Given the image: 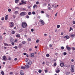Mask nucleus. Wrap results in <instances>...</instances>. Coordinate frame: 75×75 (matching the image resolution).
<instances>
[{
    "label": "nucleus",
    "mask_w": 75,
    "mask_h": 75,
    "mask_svg": "<svg viewBox=\"0 0 75 75\" xmlns=\"http://www.w3.org/2000/svg\"><path fill=\"white\" fill-rule=\"evenodd\" d=\"M27 26V24L26 22H23L22 23V26L23 28H25Z\"/></svg>",
    "instance_id": "obj_1"
},
{
    "label": "nucleus",
    "mask_w": 75,
    "mask_h": 75,
    "mask_svg": "<svg viewBox=\"0 0 75 75\" xmlns=\"http://www.w3.org/2000/svg\"><path fill=\"white\" fill-rule=\"evenodd\" d=\"M27 13L25 12H21L20 14V16H24V15H26Z\"/></svg>",
    "instance_id": "obj_2"
},
{
    "label": "nucleus",
    "mask_w": 75,
    "mask_h": 75,
    "mask_svg": "<svg viewBox=\"0 0 75 75\" xmlns=\"http://www.w3.org/2000/svg\"><path fill=\"white\" fill-rule=\"evenodd\" d=\"M3 59L4 61H7V57H6V56H4L3 57Z\"/></svg>",
    "instance_id": "obj_3"
},
{
    "label": "nucleus",
    "mask_w": 75,
    "mask_h": 75,
    "mask_svg": "<svg viewBox=\"0 0 75 75\" xmlns=\"http://www.w3.org/2000/svg\"><path fill=\"white\" fill-rule=\"evenodd\" d=\"M10 27H13V25H14V23L13 22H10Z\"/></svg>",
    "instance_id": "obj_4"
},
{
    "label": "nucleus",
    "mask_w": 75,
    "mask_h": 75,
    "mask_svg": "<svg viewBox=\"0 0 75 75\" xmlns=\"http://www.w3.org/2000/svg\"><path fill=\"white\" fill-rule=\"evenodd\" d=\"M66 47L68 51H70V50H71V47H69V46H68V45H67Z\"/></svg>",
    "instance_id": "obj_5"
},
{
    "label": "nucleus",
    "mask_w": 75,
    "mask_h": 75,
    "mask_svg": "<svg viewBox=\"0 0 75 75\" xmlns=\"http://www.w3.org/2000/svg\"><path fill=\"white\" fill-rule=\"evenodd\" d=\"M40 22L41 24H42V25H44V24H45V23H44V22L43 20H40Z\"/></svg>",
    "instance_id": "obj_6"
},
{
    "label": "nucleus",
    "mask_w": 75,
    "mask_h": 75,
    "mask_svg": "<svg viewBox=\"0 0 75 75\" xmlns=\"http://www.w3.org/2000/svg\"><path fill=\"white\" fill-rule=\"evenodd\" d=\"M20 74L21 75H24V72L23 70L20 71Z\"/></svg>",
    "instance_id": "obj_7"
},
{
    "label": "nucleus",
    "mask_w": 75,
    "mask_h": 75,
    "mask_svg": "<svg viewBox=\"0 0 75 75\" xmlns=\"http://www.w3.org/2000/svg\"><path fill=\"white\" fill-rule=\"evenodd\" d=\"M5 20H8V15H7L5 16Z\"/></svg>",
    "instance_id": "obj_8"
},
{
    "label": "nucleus",
    "mask_w": 75,
    "mask_h": 75,
    "mask_svg": "<svg viewBox=\"0 0 75 75\" xmlns=\"http://www.w3.org/2000/svg\"><path fill=\"white\" fill-rule=\"evenodd\" d=\"M25 68H26V69H28V68H29V67L28 65L27 64L25 66Z\"/></svg>",
    "instance_id": "obj_9"
},
{
    "label": "nucleus",
    "mask_w": 75,
    "mask_h": 75,
    "mask_svg": "<svg viewBox=\"0 0 75 75\" xmlns=\"http://www.w3.org/2000/svg\"><path fill=\"white\" fill-rule=\"evenodd\" d=\"M64 63H61L60 64V66L62 67H64Z\"/></svg>",
    "instance_id": "obj_10"
},
{
    "label": "nucleus",
    "mask_w": 75,
    "mask_h": 75,
    "mask_svg": "<svg viewBox=\"0 0 75 75\" xmlns=\"http://www.w3.org/2000/svg\"><path fill=\"white\" fill-rule=\"evenodd\" d=\"M64 38H66L67 39H69V36L68 35L66 36H65L64 37Z\"/></svg>",
    "instance_id": "obj_11"
},
{
    "label": "nucleus",
    "mask_w": 75,
    "mask_h": 75,
    "mask_svg": "<svg viewBox=\"0 0 75 75\" xmlns=\"http://www.w3.org/2000/svg\"><path fill=\"white\" fill-rule=\"evenodd\" d=\"M21 2H22V3H23V4H26V1H24V0H22L21 1Z\"/></svg>",
    "instance_id": "obj_12"
},
{
    "label": "nucleus",
    "mask_w": 75,
    "mask_h": 75,
    "mask_svg": "<svg viewBox=\"0 0 75 75\" xmlns=\"http://www.w3.org/2000/svg\"><path fill=\"white\" fill-rule=\"evenodd\" d=\"M10 40L11 42L13 41V40H14L13 39V38H10Z\"/></svg>",
    "instance_id": "obj_13"
},
{
    "label": "nucleus",
    "mask_w": 75,
    "mask_h": 75,
    "mask_svg": "<svg viewBox=\"0 0 75 75\" xmlns=\"http://www.w3.org/2000/svg\"><path fill=\"white\" fill-rule=\"evenodd\" d=\"M16 37H20V35L19 34H17L16 35Z\"/></svg>",
    "instance_id": "obj_14"
},
{
    "label": "nucleus",
    "mask_w": 75,
    "mask_h": 75,
    "mask_svg": "<svg viewBox=\"0 0 75 75\" xmlns=\"http://www.w3.org/2000/svg\"><path fill=\"white\" fill-rule=\"evenodd\" d=\"M28 65H31L32 64V62L31 61L29 62L28 63Z\"/></svg>",
    "instance_id": "obj_15"
},
{
    "label": "nucleus",
    "mask_w": 75,
    "mask_h": 75,
    "mask_svg": "<svg viewBox=\"0 0 75 75\" xmlns=\"http://www.w3.org/2000/svg\"><path fill=\"white\" fill-rule=\"evenodd\" d=\"M38 6H37V5H34L33 6V8H35L36 7V8L38 7Z\"/></svg>",
    "instance_id": "obj_16"
},
{
    "label": "nucleus",
    "mask_w": 75,
    "mask_h": 75,
    "mask_svg": "<svg viewBox=\"0 0 75 75\" xmlns=\"http://www.w3.org/2000/svg\"><path fill=\"white\" fill-rule=\"evenodd\" d=\"M56 73H59V72H60V70H59V69H57V70H56Z\"/></svg>",
    "instance_id": "obj_17"
},
{
    "label": "nucleus",
    "mask_w": 75,
    "mask_h": 75,
    "mask_svg": "<svg viewBox=\"0 0 75 75\" xmlns=\"http://www.w3.org/2000/svg\"><path fill=\"white\" fill-rule=\"evenodd\" d=\"M75 35L74 34H72L71 35V37L72 38H74L75 37Z\"/></svg>",
    "instance_id": "obj_18"
},
{
    "label": "nucleus",
    "mask_w": 75,
    "mask_h": 75,
    "mask_svg": "<svg viewBox=\"0 0 75 75\" xmlns=\"http://www.w3.org/2000/svg\"><path fill=\"white\" fill-rule=\"evenodd\" d=\"M31 57H34V54L33 53H32L31 54Z\"/></svg>",
    "instance_id": "obj_19"
},
{
    "label": "nucleus",
    "mask_w": 75,
    "mask_h": 75,
    "mask_svg": "<svg viewBox=\"0 0 75 75\" xmlns=\"http://www.w3.org/2000/svg\"><path fill=\"white\" fill-rule=\"evenodd\" d=\"M18 11H16L15 12L14 14H18Z\"/></svg>",
    "instance_id": "obj_20"
},
{
    "label": "nucleus",
    "mask_w": 75,
    "mask_h": 75,
    "mask_svg": "<svg viewBox=\"0 0 75 75\" xmlns=\"http://www.w3.org/2000/svg\"><path fill=\"white\" fill-rule=\"evenodd\" d=\"M56 65H57V63L56 62H55L53 65V66L54 67H56Z\"/></svg>",
    "instance_id": "obj_21"
},
{
    "label": "nucleus",
    "mask_w": 75,
    "mask_h": 75,
    "mask_svg": "<svg viewBox=\"0 0 75 75\" xmlns=\"http://www.w3.org/2000/svg\"><path fill=\"white\" fill-rule=\"evenodd\" d=\"M71 69H74V66L72 65L71 66Z\"/></svg>",
    "instance_id": "obj_22"
},
{
    "label": "nucleus",
    "mask_w": 75,
    "mask_h": 75,
    "mask_svg": "<svg viewBox=\"0 0 75 75\" xmlns=\"http://www.w3.org/2000/svg\"><path fill=\"white\" fill-rule=\"evenodd\" d=\"M1 74L3 75H4V71H1Z\"/></svg>",
    "instance_id": "obj_23"
},
{
    "label": "nucleus",
    "mask_w": 75,
    "mask_h": 75,
    "mask_svg": "<svg viewBox=\"0 0 75 75\" xmlns=\"http://www.w3.org/2000/svg\"><path fill=\"white\" fill-rule=\"evenodd\" d=\"M57 28H59V27H60V25H57Z\"/></svg>",
    "instance_id": "obj_24"
},
{
    "label": "nucleus",
    "mask_w": 75,
    "mask_h": 75,
    "mask_svg": "<svg viewBox=\"0 0 75 75\" xmlns=\"http://www.w3.org/2000/svg\"><path fill=\"white\" fill-rule=\"evenodd\" d=\"M28 41H31V39L30 38H28L27 39Z\"/></svg>",
    "instance_id": "obj_25"
},
{
    "label": "nucleus",
    "mask_w": 75,
    "mask_h": 75,
    "mask_svg": "<svg viewBox=\"0 0 75 75\" xmlns=\"http://www.w3.org/2000/svg\"><path fill=\"white\" fill-rule=\"evenodd\" d=\"M19 1V0H16L15 2L16 3H18Z\"/></svg>",
    "instance_id": "obj_26"
},
{
    "label": "nucleus",
    "mask_w": 75,
    "mask_h": 75,
    "mask_svg": "<svg viewBox=\"0 0 75 75\" xmlns=\"http://www.w3.org/2000/svg\"><path fill=\"white\" fill-rule=\"evenodd\" d=\"M21 69H25V67L24 66L21 67Z\"/></svg>",
    "instance_id": "obj_27"
},
{
    "label": "nucleus",
    "mask_w": 75,
    "mask_h": 75,
    "mask_svg": "<svg viewBox=\"0 0 75 75\" xmlns=\"http://www.w3.org/2000/svg\"><path fill=\"white\" fill-rule=\"evenodd\" d=\"M12 34H15V32L14 31H12Z\"/></svg>",
    "instance_id": "obj_28"
},
{
    "label": "nucleus",
    "mask_w": 75,
    "mask_h": 75,
    "mask_svg": "<svg viewBox=\"0 0 75 75\" xmlns=\"http://www.w3.org/2000/svg\"><path fill=\"white\" fill-rule=\"evenodd\" d=\"M22 44H25V41H23L22 42Z\"/></svg>",
    "instance_id": "obj_29"
},
{
    "label": "nucleus",
    "mask_w": 75,
    "mask_h": 75,
    "mask_svg": "<svg viewBox=\"0 0 75 75\" xmlns=\"http://www.w3.org/2000/svg\"><path fill=\"white\" fill-rule=\"evenodd\" d=\"M36 42H40V40H37L36 41Z\"/></svg>",
    "instance_id": "obj_30"
},
{
    "label": "nucleus",
    "mask_w": 75,
    "mask_h": 75,
    "mask_svg": "<svg viewBox=\"0 0 75 75\" xmlns=\"http://www.w3.org/2000/svg\"><path fill=\"white\" fill-rule=\"evenodd\" d=\"M8 11H9V12H10V11H11V9H9L8 10Z\"/></svg>",
    "instance_id": "obj_31"
},
{
    "label": "nucleus",
    "mask_w": 75,
    "mask_h": 75,
    "mask_svg": "<svg viewBox=\"0 0 75 75\" xmlns=\"http://www.w3.org/2000/svg\"><path fill=\"white\" fill-rule=\"evenodd\" d=\"M63 54L64 55H67V53L66 52H64Z\"/></svg>",
    "instance_id": "obj_32"
},
{
    "label": "nucleus",
    "mask_w": 75,
    "mask_h": 75,
    "mask_svg": "<svg viewBox=\"0 0 75 75\" xmlns=\"http://www.w3.org/2000/svg\"><path fill=\"white\" fill-rule=\"evenodd\" d=\"M21 45V44H20L18 45H19V47H21V45Z\"/></svg>",
    "instance_id": "obj_33"
},
{
    "label": "nucleus",
    "mask_w": 75,
    "mask_h": 75,
    "mask_svg": "<svg viewBox=\"0 0 75 75\" xmlns=\"http://www.w3.org/2000/svg\"><path fill=\"white\" fill-rule=\"evenodd\" d=\"M71 72H74V69H71Z\"/></svg>",
    "instance_id": "obj_34"
},
{
    "label": "nucleus",
    "mask_w": 75,
    "mask_h": 75,
    "mask_svg": "<svg viewBox=\"0 0 75 75\" xmlns=\"http://www.w3.org/2000/svg\"><path fill=\"white\" fill-rule=\"evenodd\" d=\"M49 56H50V54H46V57H48Z\"/></svg>",
    "instance_id": "obj_35"
},
{
    "label": "nucleus",
    "mask_w": 75,
    "mask_h": 75,
    "mask_svg": "<svg viewBox=\"0 0 75 75\" xmlns=\"http://www.w3.org/2000/svg\"><path fill=\"white\" fill-rule=\"evenodd\" d=\"M41 72H42L41 70H40L38 71V72H39V73H41Z\"/></svg>",
    "instance_id": "obj_36"
},
{
    "label": "nucleus",
    "mask_w": 75,
    "mask_h": 75,
    "mask_svg": "<svg viewBox=\"0 0 75 75\" xmlns=\"http://www.w3.org/2000/svg\"><path fill=\"white\" fill-rule=\"evenodd\" d=\"M4 45H5V46H6V45L7 46H8V45L6 43H4Z\"/></svg>",
    "instance_id": "obj_37"
},
{
    "label": "nucleus",
    "mask_w": 75,
    "mask_h": 75,
    "mask_svg": "<svg viewBox=\"0 0 75 75\" xmlns=\"http://www.w3.org/2000/svg\"><path fill=\"white\" fill-rule=\"evenodd\" d=\"M61 48L62 49V50H64V47H63V46H62L61 47Z\"/></svg>",
    "instance_id": "obj_38"
},
{
    "label": "nucleus",
    "mask_w": 75,
    "mask_h": 75,
    "mask_svg": "<svg viewBox=\"0 0 75 75\" xmlns=\"http://www.w3.org/2000/svg\"><path fill=\"white\" fill-rule=\"evenodd\" d=\"M1 20H2V21H3L4 20V17H2L1 18Z\"/></svg>",
    "instance_id": "obj_39"
},
{
    "label": "nucleus",
    "mask_w": 75,
    "mask_h": 75,
    "mask_svg": "<svg viewBox=\"0 0 75 75\" xmlns=\"http://www.w3.org/2000/svg\"><path fill=\"white\" fill-rule=\"evenodd\" d=\"M28 14L29 15H31V13L30 12H29L28 13Z\"/></svg>",
    "instance_id": "obj_40"
},
{
    "label": "nucleus",
    "mask_w": 75,
    "mask_h": 75,
    "mask_svg": "<svg viewBox=\"0 0 75 75\" xmlns=\"http://www.w3.org/2000/svg\"><path fill=\"white\" fill-rule=\"evenodd\" d=\"M32 14H33V15H34V14H35V11H33L32 12Z\"/></svg>",
    "instance_id": "obj_41"
},
{
    "label": "nucleus",
    "mask_w": 75,
    "mask_h": 75,
    "mask_svg": "<svg viewBox=\"0 0 75 75\" xmlns=\"http://www.w3.org/2000/svg\"><path fill=\"white\" fill-rule=\"evenodd\" d=\"M25 61H26V62H28V59H26Z\"/></svg>",
    "instance_id": "obj_42"
},
{
    "label": "nucleus",
    "mask_w": 75,
    "mask_h": 75,
    "mask_svg": "<svg viewBox=\"0 0 75 75\" xmlns=\"http://www.w3.org/2000/svg\"><path fill=\"white\" fill-rule=\"evenodd\" d=\"M11 44H12V45H14V42H12L11 43Z\"/></svg>",
    "instance_id": "obj_43"
},
{
    "label": "nucleus",
    "mask_w": 75,
    "mask_h": 75,
    "mask_svg": "<svg viewBox=\"0 0 75 75\" xmlns=\"http://www.w3.org/2000/svg\"><path fill=\"white\" fill-rule=\"evenodd\" d=\"M43 4L44 6H47V4Z\"/></svg>",
    "instance_id": "obj_44"
},
{
    "label": "nucleus",
    "mask_w": 75,
    "mask_h": 75,
    "mask_svg": "<svg viewBox=\"0 0 75 75\" xmlns=\"http://www.w3.org/2000/svg\"><path fill=\"white\" fill-rule=\"evenodd\" d=\"M72 50H74H74H75V48L74 47H72Z\"/></svg>",
    "instance_id": "obj_45"
},
{
    "label": "nucleus",
    "mask_w": 75,
    "mask_h": 75,
    "mask_svg": "<svg viewBox=\"0 0 75 75\" xmlns=\"http://www.w3.org/2000/svg\"><path fill=\"white\" fill-rule=\"evenodd\" d=\"M36 4H39V2L38 1H37L36 2Z\"/></svg>",
    "instance_id": "obj_46"
},
{
    "label": "nucleus",
    "mask_w": 75,
    "mask_h": 75,
    "mask_svg": "<svg viewBox=\"0 0 75 75\" xmlns=\"http://www.w3.org/2000/svg\"><path fill=\"white\" fill-rule=\"evenodd\" d=\"M46 17H49L50 16H49V15H47V14H46Z\"/></svg>",
    "instance_id": "obj_47"
},
{
    "label": "nucleus",
    "mask_w": 75,
    "mask_h": 75,
    "mask_svg": "<svg viewBox=\"0 0 75 75\" xmlns=\"http://www.w3.org/2000/svg\"><path fill=\"white\" fill-rule=\"evenodd\" d=\"M45 73H47V72H48V71H47V70H45Z\"/></svg>",
    "instance_id": "obj_48"
},
{
    "label": "nucleus",
    "mask_w": 75,
    "mask_h": 75,
    "mask_svg": "<svg viewBox=\"0 0 75 75\" xmlns=\"http://www.w3.org/2000/svg\"><path fill=\"white\" fill-rule=\"evenodd\" d=\"M69 73L70 72H69L68 73V72H67L66 73V75H68V74H69Z\"/></svg>",
    "instance_id": "obj_49"
},
{
    "label": "nucleus",
    "mask_w": 75,
    "mask_h": 75,
    "mask_svg": "<svg viewBox=\"0 0 75 75\" xmlns=\"http://www.w3.org/2000/svg\"><path fill=\"white\" fill-rule=\"evenodd\" d=\"M13 48H15V49H17V47L15 46V47H13Z\"/></svg>",
    "instance_id": "obj_50"
},
{
    "label": "nucleus",
    "mask_w": 75,
    "mask_h": 75,
    "mask_svg": "<svg viewBox=\"0 0 75 75\" xmlns=\"http://www.w3.org/2000/svg\"><path fill=\"white\" fill-rule=\"evenodd\" d=\"M15 42H17V39H15L14 41Z\"/></svg>",
    "instance_id": "obj_51"
},
{
    "label": "nucleus",
    "mask_w": 75,
    "mask_h": 75,
    "mask_svg": "<svg viewBox=\"0 0 75 75\" xmlns=\"http://www.w3.org/2000/svg\"><path fill=\"white\" fill-rule=\"evenodd\" d=\"M31 31L32 32H33V31H34V29H32Z\"/></svg>",
    "instance_id": "obj_52"
},
{
    "label": "nucleus",
    "mask_w": 75,
    "mask_h": 75,
    "mask_svg": "<svg viewBox=\"0 0 75 75\" xmlns=\"http://www.w3.org/2000/svg\"><path fill=\"white\" fill-rule=\"evenodd\" d=\"M44 36H45V37H47V34H44Z\"/></svg>",
    "instance_id": "obj_53"
},
{
    "label": "nucleus",
    "mask_w": 75,
    "mask_h": 75,
    "mask_svg": "<svg viewBox=\"0 0 75 75\" xmlns=\"http://www.w3.org/2000/svg\"><path fill=\"white\" fill-rule=\"evenodd\" d=\"M19 5H21V4H23V3L22 2V3H19Z\"/></svg>",
    "instance_id": "obj_54"
},
{
    "label": "nucleus",
    "mask_w": 75,
    "mask_h": 75,
    "mask_svg": "<svg viewBox=\"0 0 75 75\" xmlns=\"http://www.w3.org/2000/svg\"><path fill=\"white\" fill-rule=\"evenodd\" d=\"M29 16H28V15L27 16H26L27 18H29Z\"/></svg>",
    "instance_id": "obj_55"
},
{
    "label": "nucleus",
    "mask_w": 75,
    "mask_h": 75,
    "mask_svg": "<svg viewBox=\"0 0 75 75\" xmlns=\"http://www.w3.org/2000/svg\"><path fill=\"white\" fill-rule=\"evenodd\" d=\"M22 10L23 11H24V10H26V9L25 8H23Z\"/></svg>",
    "instance_id": "obj_56"
},
{
    "label": "nucleus",
    "mask_w": 75,
    "mask_h": 75,
    "mask_svg": "<svg viewBox=\"0 0 75 75\" xmlns=\"http://www.w3.org/2000/svg\"><path fill=\"white\" fill-rule=\"evenodd\" d=\"M49 47H52V45L50 44L49 45Z\"/></svg>",
    "instance_id": "obj_57"
},
{
    "label": "nucleus",
    "mask_w": 75,
    "mask_h": 75,
    "mask_svg": "<svg viewBox=\"0 0 75 75\" xmlns=\"http://www.w3.org/2000/svg\"><path fill=\"white\" fill-rule=\"evenodd\" d=\"M6 64V63H5V62H3V64L4 65V64Z\"/></svg>",
    "instance_id": "obj_58"
},
{
    "label": "nucleus",
    "mask_w": 75,
    "mask_h": 75,
    "mask_svg": "<svg viewBox=\"0 0 75 75\" xmlns=\"http://www.w3.org/2000/svg\"><path fill=\"white\" fill-rule=\"evenodd\" d=\"M42 13H44V11H41Z\"/></svg>",
    "instance_id": "obj_59"
},
{
    "label": "nucleus",
    "mask_w": 75,
    "mask_h": 75,
    "mask_svg": "<svg viewBox=\"0 0 75 75\" xmlns=\"http://www.w3.org/2000/svg\"><path fill=\"white\" fill-rule=\"evenodd\" d=\"M26 53H23V55H26Z\"/></svg>",
    "instance_id": "obj_60"
},
{
    "label": "nucleus",
    "mask_w": 75,
    "mask_h": 75,
    "mask_svg": "<svg viewBox=\"0 0 75 75\" xmlns=\"http://www.w3.org/2000/svg\"><path fill=\"white\" fill-rule=\"evenodd\" d=\"M71 62H74V60L73 59H71Z\"/></svg>",
    "instance_id": "obj_61"
},
{
    "label": "nucleus",
    "mask_w": 75,
    "mask_h": 75,
    "mask_svg": "<svg viewBox=\"0 0 75 75\" xmlns=\"http://www.w3.org/2000/svg\"><path fill=\"white\" fill-rule=\"evenodd\" d=\"M57 13L55 15V17H56V16H57Z\"/></svg>",
    "instance_id": "obj_62"
},
{
    "label": "nucleus",
    "mask_w": 75,
    "mask_h": 75,
    "mask_svg": "<svg viewBox=\"0 0 75 75\" xmlns=\"http://www.w3.org/2000/svg\"><path fill=\"white\" fill-rule=\"evenodd\" d=\"M73 24H75V21H73Z\"/></svg>",
    "instance_id": "obj_63"
},
{
    "label": "nucleus",
    "mask_w": 75,
    "mask_h": 75,
    "mask_svg": "<svg viewBox=\"0 0 75 75\" xmlns=\"http://www.w3.org/2000/svg\"><path fill=\"white\" fill-rule=\"evenodd\" d=\"M8 59L9 60H11V58L10 57H9Z\"/></svg>",
    "instance_id": "obj_64"
}]
</instances>
